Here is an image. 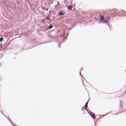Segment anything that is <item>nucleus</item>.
I'll list each match as a JSON object with an SVG mask.
<instances>
[{
	"mask_svg": "<svg viewBox=\"0 0 126 126\" xmlns=\"http://www.w3.org/2000/svg\"><path fill=\"white\" fill-rule=\"evenodd\" d=\"M100 17H101V20L103 22L105 23H107V21L105 20V18L104 16L101 15L100 16Z\"/></svg>",
	"mask_w": 126,
	"mask_h": 126,
	"instance_id": "nucleus-1",
	"label": "nucleus"
},
{
	"mask_svg": "<svg viewBox=\"0 0 126 126\" xmlns=\"http://www.w3.org/2000/svg\"><path fill=\"white\" fill-rule=\"evenodd\" d=\"M90 115L94 119L96 118V117L94 113H93L91 112H90Z\"/></svg>",
	"mask_w": 126,
	"mask_h": 126,
	"instance_id": "nucleus-2",
	"label": "nucleus"
},
{
	"mask_svg": "<svg viewBox=\"0 0 126 126\" xmlns=\"http://www.w3.org/2000/svg\"><path fill=\"white\" fill-rule=\"evenodd\" d=\"M65 12H64L61 11L59 13L58 15L60 16L63 15H64L65 14Z\"/></svg>",
	"mask_w": 126,
	"mask_h": 126,
	"instance_id": "nucleus-3",
	"label": "nucleus"
},
{
	"mask_svg": "<svg viewBox=\"0 0 126 126\" xmlns=\"http://www.w3.org/2000/svg\"><path fill=\"white\" fill-rule=\"evenodd\" d=\"M50 17V15L49 14L48 16H47V17H46V20H47V19H49V21H50V20L49 19V18Z\"/></svg>",
	"mask_w": 126,
	"mask_h": 126,
	"instance_id": "nucleus-4",
	"label": "nucleus"
},
{
	"mask_svg": "<svg viewBox=\"0 0 126 126\" xmlns=\"http://www.w3.org/2000/svg\"><path fill=\"white\" fill-rule=\"evenodd\" d=\"M68 9L70 11H71L72 9V6L70 5L68 6Z\"/></svg>",
	"mask_w": 126,
	"mask_h": 126,
	"instance_id": "nucleus-5",
	"label": "nucleus"
},
{
	"mask_svg": "<svg viewBox=\"0 0 126 126\" xmlns=\"http://www.w3.org/2000/svg\"><path fill=\"white\" fill-rule=\"evenodd\" d=\"M88 102H87L86 103V104L85 105V106H84V107H85V108L86 109H87V105H88Z\"/></svg>",
	"mask_w": 126,
	"mask_h": 126,
	"instance_id": "nucleus-6",
	"label": "nucleus"
},
{
	"mask_svg": "<svg viewBox=\"0 0 126 126\" xmlns=\"http://www.w3.org/2000/svg\"><path fill=\"white\" fill-rule=\"evenodd\" d=\"M53 26L52 25H50L49 27V29H51V28H52V27H53Z\"/></svg>",
	"mask_w": 126,
	"mask_h": 126,
	"instance_id": "nucleus-7",
	"label": "nucleus"
},
{
	"mask_svg": "<svg viewBox=\"0 0 126 126\" xmlns=\"http://www.w3.org/2000/svg\"><path fill=\"white\" fill-rule=\"evenodd\" d=\"M3 39V38H0V42H1L2 41Z\"/></svg>",
	"mask_w": 126,
	"mask_h": 126,
	"instance_id": "nucleus-8",
	"label": "nucleus"
},
{
	"mask_svg": "<svg viewBox=\"0 0 126 126\" xmlns=\"http://www.w3.org/2000/svg\"><path fill=\"white\" fill-rule=\"evenodd\" d=\"M42 8L43 10H45L46 9V8L44 6L42 7Z\"/></svg>",
	"mask_w": 126,
	"mask_h": 126,
	"instance_id": "nucleus-9",
	"label": "nucleus"
},
{
	"mask_svg": "<svg viewBox=\"0 0 126 126\" xmlns=\"http://www.w3.org/2000/svg\"><path fill=\"white\" fill-rule=\"evenodd\" d=\"M87 109H86L85 108H84V107H83V108H82V110H87Z\"/></svg>",
	"mask_w": 126,
	"mask_h": 126,
	"instance_id": "nucleus-10",
	"label": "nucleus"
},
{
	"mask_svg": "<svg viewBox=\"0 0 126 126\" xmlns=\"http://www.w3.org/2000/svg\"><path fill=\"white\" fill-rule=\"evenodd\" d=\"M46 10H47V11H48V8H46Z\"/></svg>",
	"mask_w": 126,
	"mask_h": 126,
	"instance_id": "nucleus-11",
	"label": "nucleus"
},
{
	"mask_svg": "<svg viewBox=\"0 0 126 126\" xmlns=\"http://www.w3.org/2000/svg\"><path fill=\"white\" fill-rule=\"evenodd\" d=\"M43 21H45V20H43Z\"/></svg>",
	"mask_w": 126,
	"mask_h": 126,
	"instance_id": "nucleus-12",
	"label": "nucleus"
}]
</instances>
